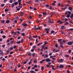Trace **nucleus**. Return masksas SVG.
<instances>
[{"label": "nucleus", "instance_id": "61", "mask_svg": "<svg viewBox=\"0 0 73 73\" xmlns=\"http://www.w3.org/2000/svg\"><path fill=\"white\" fill-rule=\"evenodd\" d=\"M16 48V46L15 45L13 47L14 49H15Z\"/></svg>", "mask_w": 73, "mask_h": 73}, {"label": "nucleus", "instance_id": "39", "mask_svg": "<svg viewBox=\"0 0 73 73\" xmlns=\"http://www.w3.org/2000/svg\"><path fill=\"white\" fill-rule=\"evenodd\" d=\"M17 33H18V34H19V35H20V34L21 33L20 32V31H17Z\"/></svg>", "mask_w": 73, "mask_h": 73}, {"label": "nucleus", "instance_id": "3", "mask_svg": "<svg viewBox=\"0 0 73 73\" xmlns=\"http://www.w3.org/2000/svg\"><path fill=\"white\" fill-rule=\"evenodd\" d=\"M45 61H46V62H50L51 61V60L50 59H49V58H47L45 59Z\"/></svg>", "mask_w": 73, "mask_h": 73}, {"label": "nucleus", "instance_id": "42", "mask_svg": "<svg viewBox=\"0 0 73 73\" xmlns=\"http://www.w3.org/2000/svg\"><path fill=\"white\" fill-rule=\"evenodd\" d=\"M17 11H20V9L19 8H18L17 9Z\"/></svg>", "mask_w": 73, "mask_h": 73}, {"label": "nucleus", "instance_id": "4", "mask_svg": "<svg viewBox=\"0 0 73 73\" xmlns=\"http://www.w3.org/2000/svg\"><path fill=\"white\" fill-rule=\"evenodd\" d=\"M64 61V60L62 59H61L58 60V62H62Z\"/></svg>", "mask_w": 73, "mask_h": 73}, {"label": "nucleus", "instance_id": "9", "mask_svg": "<svg viewBox=\"0 0 73 73\" xmlns=\"http://www.w3.org/2000/svg\"><path fill=\"white\" fill-rule=\"evenodd\" d=\"M42 14L44 16H46V15H47V13L45 12H43L42 13Z\"/></svg>", "mask_w": 73, "mask_h": 73}, {"label": "nucleus", "instance_id": "25", "mask_svg": "<svg viewBox=\"0 0 73 73\" xmlns=\"http://www.w3.org/2000/svg\"><path fill=\"white\" fill-rule=\"evenodd\" d=\"M31 52H34V51H35V49H32L31 50Z\"/></svg>", "mask_w": 73, "mask_h": 73}, {"label": "nucleus", "instance_id": "47", "mask_svg": "<svg viewBox=\"0 0 73 73\" xmlns=\"http://www.w3.org/2000/svg\"><path fill=\"white\" fill-rule=\"evenodd\" d=\"M2 37H3V38H5V35H3Z\"/></svg>", "mask_w": 73, "mask_h": 73}, {"label": "nucleus", "instance_id": "59", "mask_svg": "<svg viewBox=\"0 0 73 73\" xmlns=\"http://www.w3.org/2000/svg\"><path fill=\"white\" fill-rule=\"evenodd\" d=\"M0 33H1V34H3V31H1Z\"/></svg>", "mask_w": 73, "mask_h": 73}, {"label": "nucleus", "instance_id": "17", "mask_svg": "<svg viewBox=\"0 0 73 73\" xmlns=\"http://www.w3.org/2000/svg\"><path fill=\"white\" fill-rule=\"evenodd\" d=\"M14 6H15V4H14V3H13L11 5V7H12V8H13V7Z\"/></svg>", "mask_w": 73, "mask_h": 73}, {"label": "nucleus", "instance_id": "60", "mask_svg": "<svg viewBox=\"0 0 73 73\" xmlns=\"http://www.w3.org/2000/svg\"><path fill=\"white\" fill-rule=\"evenodd\" d=\"M61 40H62V39H60L58 40V42L60 41H61Z\"/></svg>", "mask_w": 73, "mask_h": 73}, {"label": "nucleus", "instance_id": "56", "mask_svg": "<svg viewBox=\"0 0 73 73\" xmlns=\"http://www.w3.org/2000/svg\"><path fill=\"white\" fill-rule=\"evenodd\" d=\"M38 16L39 17H42V15L41 14H39Z\"/></svg>", "mask_w": 73, "mask_h": 73}, {"label": "nucleus", "instance_id": "33", "mask_svg": "<svg viewBox=\"0 0 73 73\" xmlns=\"http://www.w3.org/2000/svg\"><path fill=\"white\" fill-rule=\"evenodd\" d=\"M69 53H71V50H68Z\"/></svg>", "mask_w": 73, "mask_h": 73}, {"label": "nucleus", "instance_id": "35", "mask_svg": "<svg viewBox=\"0 0 73 73\" xmlns=\"http://www.w3.org/2000/svg\"><path fill=\"white\" fill-rule=\"evenodd\" d=\"M27 62V61H25L24 62L23 64L24 65L25 64H26V63Z\"/></svg>", "mask_w": 73, "mask_h": 73}, {"label": "nucleus", "instance_id": "40", "mask_svg": "<svg viewBox=\"0 0 73 73\" xmlns=\"http://www.w3.org/2000/svg\"><path fill=\"white\" fill-rule=\"evenodd\" d=\"M68 13L69 15H70V14H71V12H70V11H68Z\"/></svg>", "mask_w": 73, "mask_h": 73}, {"label": "nucleus", "instance_id": "36", "mask_svg": "<svg viewBox=\"0 0 73 73\" xmlns=\"http://www.w3.org/2000/svg\"><path fill=\"white\" fill-rule=\"evenodd\" d=\"M52 52H50V53L49 54V56H51V55H52Z\"/></svg>", "mask_w": 73, "mask_h": 73}, {"label": "nucleus", "instance_id": "21", "mask_svg": "<svg viewBox=\"0 0 73 73\" xmlns=\"http://www.w3.org/2000/svg\"><path fill=\"white\" fill-rule=\"evenodd\" d=\"M9 22H10V21L7 20L6 21V23H7V24H8V23H9Z\"/></svg>", "mask_w": 73, "mask_h": 73}, {"label": "nucleus", "instance_id": "44", "mask_svg": "<svg viewBox=\"0 0 73 73\" xmlns=\"http://www.w3.org/2000/svg\"><path fill=\"white\" fill-rule=\"evenodd\" d=\"M31 53L30 52L28 53V56H31Z\"/></svg>", "mask_w": 73, "mask_h": 73}, {"label": "nucleus", "instance_id": "54", "mask_svg": "<svg viewBox=\"0 0 73 73\" xmlns=\"http://www.w3.org/2000/svg\"><path fill=\"white\" fill-rule=\"evenodd\" d=\"M64 20L65 21H68V19L66 18L64 19Z\"/></svg>", "mask_w": 73, "mask_h": 73}, {"label": "nucleus", "instance_id": "51", "mask_svg": "<svg viewBox=\"0 0 73 73\" xmlns=\"http://www.w3.org/2000/svg\"><path fill=\"white\" fill-rule=\"evenodd\" d=\"M45 57H46V58H47V57H48V55H47V54H46L45 55Z\"/></svg>", "mask_w": 73, "mask_h": 73}, {"label": "nucleus", "instance_id": "22", "mask_svg": "<svg viewBox=\"0 0 73 73\" xmlns=\"http://www.w3.org/2000/svg\"><path fill=\"white\" fill-rule=\"evenodd\" d=\"M70 18H73V13L70 16Z\"/></svg>", "mask_w": 73, "mask_h": 73}, {"label": "nucleus", "instance_id": "64", "mask_svg": "<svg viewBox=\"0 0 73 73\" xmlns=\"http://www.w3.org/2000/svg\"><path fill=\"white\" fill-rule=\"evenodd\" d=\"M67 73H70V71L68 70H67Z\"/></svg>", "mask_w": 73, "mask_h": 73}, {"label": "nucleus", "instance_id": "30", "mask_svg": "<svg viewBox=\"0 0 73 73\" xmlns=\"http://www.w3.org/2000/svg\"><path fill=\"white\" fill-rule=\"evenodd\" d=\"M33 49H35V48H36V46L34 45V46H33L32 47Z\"/></svg>", "mask_w": 73, "mask_h": 73}, {"label": "nucleus", "instance_id": "41", "mask_svg": "<svg viewBox=\"0 0 73 73\" xmlns=\"http://www.w3.org/2000/svg\"><path fill=\"white\" fill-rule=\"evenodd\" d=\"M33 10H34V11H36V10H37V9H36L35 7H34L33 8Z\"/></svg>", "mask_w": 73, "mask_h": 73}, {"label": "nucleus", "instance_id": "49", "mask_svg": "<svg viewBox=\"0 0 73 73\" xmlns=\"http://www.w3.org/2000/svg\"><path fill=\"white\" fill-rule=\"evenodd\" d=\"M70 17V15H67V17Z\"/></svg>", "mask_w": 73, "mask_h": 73}, {"label": "nucleus", "instance_id": "34", "mask_svg": "<svg viewBox=\"0 0 73 73\" xmlns=\"http://www.w3.org/2000/svg\"><path fill=\"white\" fill-rule=\"evenodd\" d=\"M50 15L51 17H52V16H53V14L52 13H50Z\"/></svg>", "mask_w": 73, "mask_h": 73}, {"label": "nucleus", "instance_id": "10", "mask_svg": "<svg viewBox=\"0 0 73 73\" xmlns=\"http://www.w3.org/2000/svg\"><path fill=\"white\" fill-rule=\"evenodd\" d=\"M37 59L36 58H35L33 61V62L34 63H36V62H37Z\"/></svg>", "mask_w": 73, "mask_h": 73}, {"label": "nucleus", "instance_id": "20", "mask_svg": "<svg viewBox=\"0 0 73 73\" xmlns=\"http://www.w3.org/2000/svg\"><path fill=\"white\" fill-rule=\"evenodd\" d=\"M41 70H44V67H42L41 68Z\"/></svg>", "mask_w": 73, "mask_h": 73}, {"label": "nucleus", "instance_id": "26", "mask_svg": "<svg viewBox=\"0 0 73 73\" xmlns=\"http://www.w3.org/2000/svg\"><path fill=\"white\" fill-rule=\"evenodd\" d=\"M65 57H66L68 58L69 57V56L68 55H65Z\"/></svg>", "mask_w": 73, "mask_h": 73}, {"label": "nucleus", "instance_id": "27", "mask_svg": "<svg viewBox=\"0 0 73 73\" xmlns=\"http://www.w3.org/2000/svg\"><path fill=\"white\" fill-rule=\"evenodd\" d=\"M5 22V21L4 20H2V24H4V22Z\"/></svg>", "mask_w": 73, "mask_h": 73}, {"label": "nucleus", "instance_id": "13", "mask_svg": "<svg viewBox=\"0 0 73 73\" xmlns=\"http://www.w3.org/2000/svg\"><path fill=\"white\" fill-rule=\"evenodd\" d=\"M6 53L7 54H8L9 53V49L8 50H7Z\"/></svg>", "mask_w": 73, "mask_h": 73}, {"label": "nucleus", "instance_id": "53", "mask_svg": "<svg viewBox=\"0 0 73 73\" xmlns=\"http://www.w3.org/2000/svg\"><path fill=\"white\" fill-rule=\"evenodd\" d=\"M29 8L31 9H33V8L31 6Z\"/></svg>", "mask_w": 73, "mask_h": 73}, {"label": "nucleus", "instance_id": "2", "mask_svg": "<svg viewBox=\"0 0 73 73\" xmlns=\"http://www.w3.org/2000/svg\"><path fill=\"white\" fill-rule=\"evenodd\" d=\"M67 44L68 45H72L73 44V42L72 41H70L67 43Z\"/></svg>", "mask_w": 73, "mask_h": 73}, {"label": "nucleus", "instance_id": "48", "mask_svg": "<svg viewBox=\"0 0 73 73\" xmlns=\"http://www.w3.org/2000/svg\"><path fill=\"white\" fill-rule=\"evenodd\" d=\"M14 35H17V34H16V32H15L13 34Z\"/></svg>", "mask_w": 73, "mask_h": 73}, {"label": "nucleus", "instance_id": "8", "mask_svg": "<svg viewBox=\"0 0 73 73\" xmlns=\"http://www.w3.org/2000/svg\"><path fill=\"white\" fill-rule=\"evenodd\" d=\"M59 68H64V66L62 64H60V65L59 66Z\"/></svg>", "mask_w": 73, "mask_h": 73}, {"label": "nucleus", "instance_id": "5", "mask_svg": "<svg viewBox=\"0 0 73 73\" xmlns=\"http://www.w3.org/2000/svg\"><path fill=\"white\" fill-rule=\"evenodd\" d=\"M66 28V27H65L64 26H61V28H60V29H65Z\"/></svg>", "mask_w": 73, "mask_h": 73}, {"label": "nucleus", "instance_id": "23", "mask_svg": "<svg viewBox=\"0 0 73 73\" xmlns=\"http://www.w3.org/2000/svg\"><path fill=\"white\" fill-rule=\"evenodd\" d=\"M21 36H25V33H21Z\"/></svg>", "mask_w": 73, "mask_h": 73}, {"label": "nucleus", "instance_id": "52", "mask_svg": "<svg viewBox=\"0 0 73 73\" xmlns=\"http://www.w3.org/2000/svg\"><path fill=\"white\" fill-rule=\"evenodd\" d=\"M13 53V51L11 52H10V54H12Z\"/></svg>", "mask_w": 73, "mask_h": 73}, {"label": "nucleus", "instance_id": "43", "mask_svg": "<svg viewBox=\"0 0 73 73\" xmlns=\"http://www.w3.org/2000/svg\"><path fill=\"white\" fill-rule=\"evenodd\" d=\"M35 53H33V54H32V55L33 57H35Z\"/></svg>", "mask_w": 73, "mask_h": 73}, {"label": "nucleus", "instance_id": "62", "mask_svg": "<svg viewBox=\"0 0 73 73\" xmlns=\"http://www.w3.org/2000/svg\"><path fill=\"white\" fill-rule=\"evenodd\" d=\"M21 14L22 15H24V13L23 12H21Z\"/></svg>", "mask_w": 73, "mask_h": 73}, {"label": "nucleus", "instance_id": "50", "mask_svg": "<svg viewBox=\"0 0 73 73\" xmlns=\"http://www.w3.org/2000/svg\"><path fill=\"white\" fill-rule=\"evenodd\" d=\"M10 43L11 44H13V41L11 40L10 42Z\"/></svg>", "mask_w": 73, "mask_h": 73}, {"label": "nucleus", "instance_id": "11", "mask_svg": "<svg viewBox=\"0 0 73 73\" xmlns=\"http://www.w3.org/2000/svg\"><path fill=\"white\" fill-rule=\"evenodd\" d=\"M68 9L69 10H70V11H71V10H73V9L71 7H68Z\"/></svg>", "mask_w": 73, "mask_h": 73}, {"label": "nucleus", "instance_id": "12", "mask_svg": "<svg viewBox=\"0 0 73 73\" xmlns=\"http://www.w3.org/2000/svg\"><path fill=\"white\" fill-rule=\"evenodd\" d=\"M3 54V51L0 50V54Z\"/></svg>", "mask_w": 73, "mask_h": 73}, {"label": "nucleus", "instance_id": "14", "mask_svg": "<svg viewBox=\"0 0 73 73\" xmlns=\"http://www.w3.org/2000/svg\"><path fill=\"white\" fill-rule=\"evenodd\" d=\"M13 3H14V5L15 4V5H17V4H18V3H17V2H15Z\"/></svg>", "mask_w": 73, "mask_h": 73}, {"label": "nucleus", "instance_id": "6", "mask_svg": "<svg viewBox=\"0 0 73 73\" xmlns=\"http://www.w3.org/2000/svg\"><path fill=\"white\" fill-rule=\"evenodd\" d=\"M57 23H59L61 24H62V21H61L60 20H59V21H58Z\"/></svg>", "mask_w": 73, "mask_h": 73}, {"label": "nucleus", "instance_id": "1", "mask_svg": "<svg viewBox=\"0 0 73 73\" xmlns=\"http://www.w3.org/2000/svg\"><path fill=\"white\" fill-rule=\"evenodd\" d=\"M40 28L39 27H38L36 28V26H35L34 27V29L35 30H39V29H40Z\"/></svg>", "mask_w": 73, "mask_h": 73}, {"label": "nucleus", "instance_id": "28", "mask_svg": "<svg viewBox=\"0 0 73 73\" xmlns=\"http://www.w3.org/2000/svg\"><path fill=\"white\" fill-rule=\"evenodd\" d=\"M46 7L47 8H48L49 7V5L48 4H46Z\"/></svg>", "mask_w": 73, "mask_h": 73}, {"label": "nucleus", "instance_id": "63", "mask_svg": "<svg viewBox=\"0 0 73 73\" xmlns=\"http://www.w3.org/2000/svg\"><path fill=\"white\" fill-rule=\"evenodd\" d=\"M10 50H13V47H11L10 49Z\"/></svg>", "mask_w": 73, "mask_h": 73}, {"label": "nucleus", "instance_id": "58", "mask_svg": "<svg viewBox=\"0 0 73 73\" xmlns=\"http://www.w3.org/2000/svg\"><path fill=\"white\" fill-rule=\"evenodd\" d=\"M52 9V7L51 6L50 7L49 9Z\"/></svg>", "mask_w": 73, "mask_h": 73}, {"label": "nucleus", "instance_id": "16", "mask_svg": "<svg viewBox=\"0 0 73 73\" xmlns=\"http://www.w3.org/2000/svg\"><path fill=\"white\" fill-rule=\"evenodd\" d=\"M5 12H8L9 10L8 9H5Z\"/></svg>", "mask_w": 73, "mask_h": 73}, {"label": "nucleus", "instance_id": "15", "mask_svg": "<svg viewBox=\"0 0 73 73\" xmlns=\"http://www.w3.org/2000/svg\"><path fill=\"white\" fill-rule=\"evenodd\" d=\"M30 73H35V72L34 71H30Z\"/></svg>", "mask_w": 73, "mask_h": 73}, {"label": "nucleus", "instance_id": "24", "mask_svg": "<svg viewBox=\"0 0 73 73\" xmlns=\"http://www.w3.org/2000/svg\"><path fill=\"white\" fill-rule=\"evenodd\" d=\"M23 40H24V39L23 38H22L20 42H21L22 43H23Z\"/></svg>", "mask_w": 73, "mask_h": 73}, {"label": "nucleus", "instance_id": "38", "mask_svg": "<svg viewBox=\"0 0 73 73\" xmlns=\"http://www.w3.org/2000/svg\"><path fill=\"white\" fill-rule=\"evenodd\" d=\"M45 30L46 31H49V29L46 28L45 29Z\"/></svg>", "mask_w": 73, "mask_h": 73}, {"label": "nucleus", "instance_id": "18", "mask_svg": "<svg viewBox=\"0 0 73 73\" xmlns=\"http://www.w3.org/2000/svg\"><path fill=\"white\" fill-rule=\"evenodd\" d=\"M4 5H5V4H1V7H4Z\"/></svg>", "mask_w": 73, "mask_h": 73}, {"label": "nucleus", "instance_id": "7", "mask_svg": "<svg viewBox=\"0 0 73 73\" xmlns=\"http://www.w3.org/2000/svg\"><path fill=\"white\" fill-rule=\"evenodd\" d=\"M23 25V27H25L27 25V24L25 23H23L21 25Z\"/></svg>", "mask_w": 73, "mask_h": 73}, {"label": "nucleus", "instance_id": "29", "mask_svg": "<svg viewBox=\"0 0 73 73\" xmlns=\"http://www.w3.org/2000/svg\"><path fill=\"white\" fill-rule=\"evenodd\" d=\"M9 2L10 3H12V2H13V0H10Z\"/></svg>", "mask_w": 73, "mask_h": 73}, {"label": "nucleus", "instance_id": "46", "mask_svg": "<svg viewBox=\"0 0 73 73\" xmlns=\"http://www.w3.org/2000/svg\"><path fill=\"white\" fill-rule=\"evenodd\" d=\"M42 48H41V49H43V48H44L45 47V46L44 45H42L41 46Z\"/></svg>", "mask_w": 73, "mask_h": 73}, {"label": "nucleus", "instance_id": "19", "mask_svg": "<svg viewBox=\"0 0 73 73\" xmlns=\"http://www.w3.org/2000/svg\"><path fill=\"white\" fill-rule=\"evenodd\" d=\"M16 43H17V44H20V43H21V42L20 41H19L18 42H17Z\"/></svg>", "mask_w": 73, "mask_h": 73}, {"label": "nucleus", "instance_id": "32", "mask_svg": "<svg viewBox=\"0 0 73 73\" xmlns=\"http://www.w3.org/2000/svg\"><path fill=\"white\" fill-rule=\"evenodd\" d=\"M42 44V42H41V43H39L38 44H37V46H39V45H41V44Z\"/></svg>", "mask_w": 73, "mask_h": 73}, {"label": "nucleus", "instance_id": "37", "mask_svg": "<svg viewBox=\"0 0 73 73\" xmlns=\"http://www.w3.org/2000/svg\"><path fill=\"white\" fill-rule=\"evenodd\" d=\"M54 33V31H52L51 32V34L53 33Z\"/></svg>", "mask_w": 73, "mask_h": 73}, {"label": "nucleus", "instance_id": "45", "mask_svg": "<svg viewBox=\"0 0 73 73\" xmlns=\"http://www.w3.org/2000/svg\"><path fill=\"white\" fill-rule=\"evenodd\" d=\"M18 7L19 8H22V7H22V6H20L19 5Z\"/></svg>", "mask_w": 73, "mask_h": 73}, {"label": "nucleus", "instance_id": "57", "mask_svg": "<svg viewBox=\"0 0 73 73\" xmlns=\"http://www.w3.org/2000/svg\"><path fill=\"white\" fill-rule=\"evenodd\" d=\"M37 65H34V68H37Z\"/></svg>", "mask_w": 73, "mask_h": 73}, {"label": "nucleus", "instance_id": "55", "mask_svg": "<svg viewBox=\"0 0 73 73\" xmlns=\"http://www.w3.org/2000/svg\"><path fill=\"white\" fill-rule=\"evenodd\" d=\"M60 44L61 46L63 44V43H62V42L60 43Z\"/></svg>", "mask_w": 73, "mask_h": 73}, {"label": "nucleus", "instance_id": "31", "mask_svg": "<svg viewBox=\"0 0 73 73\" xmlns=\"http://www.w3.org/2000/svg\"><path fill=\"white\" fill-rule=\"evenodd\" d=\"M37 37V35H36L35 36H32V37H33V38H36V37Z\"/></svg>", "mask_w": 73, "mask_h": 73}]
</instances>
